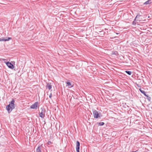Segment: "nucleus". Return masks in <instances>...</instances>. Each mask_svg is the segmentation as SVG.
<instances>
[{
  "instance_id": "nucleus-18",
  "label": "nucleus",
  "mask_w": 152,
  "mask_h": 152,
  "mask_svg": "<svg viewBox=\"0 0 152 152\" xmlns=\"http://www.w3.org/2000/svg\"><path fill=\"white\" fill-rule=\"evenodd\" d=\"M52 143L50 141H49L48 142V145H50V144H51Z\"/></svg>"
},
{
  "instance_id": "nucleus-16",
  "label": "nucleus",
  "mask_w": 152,
  "mask_h": 152,
  "mask_svg": "<svg viewBox=\"0 0 152 152\" xmlns=\"http://www.w3.org/2000/svg\"><path fill=\"white\" fill-rule=\"evenodd\" d=\"M104 123L103 122H99V126H103L104 124Z\"/></svg>"
},
{
  "instance_id": "nucleus-3",
  "label": "nucleus",
  "mask_w": 152,
  "mask_h": 152,
  "mask_svg": "<svg viewBox=\"0 0 152 152\" xmlns=\"http://www.w3.org/2000/svg\"><path fill=\"white\" fill-rule=\"evenodd\" d=\"M92 111L94 118H98L99 117V114L98 112L96 110L94 109H93Z\"/></svg>"
},
{
  "instance_id": "nucleus-13",
  "label": "nucleus",
  "mask_w": 152,
  "mask_h": 152,
  "mask_svg": "<svg viewBox=\"0 0 152 152\" xmlns=\"http://www.w3.org/2000/svg\"><path fill=\"white\" fill-rule=\"evenodd\" d=\"M146 97V99H148V100L149 101H150L151 100V97L147 95H146V96H145Z\"/></svg>"
},
{
  "instance_id": "nucleus-9",
  "label": "nucleus",
  "mask_w": 152,
  "mask_h": 152,
  "mask_svg": "<svg viewBox=\"0 0 152 152\" xmlns=\"http://www.w3.org/2000/svg\"><path fill=\"white\" fill-rule=\"evenodd\" d=\"M141 16V15H137L135 18L134 19V20H137L138 21H140L141 20L140 19V17Z\"/></svg>"
},
{
  "instance_id": "nucleus-17",
  "label": "nucleus",
  "mask_w": 152,
  "mask_h": 152,
  "mask_svg": "<svg viewBox=\"0 0 152 152\" xmlns=\"http://www.w3.org/2000/svg\"><path fill=\"white\" fill-rule=\"evenodd\" d=\"M135 20H134V21L132 23V24L133 25H135L136 24V22L135 21Z\"/></svg>"
},
{
  "instance_id": "nucleus-20",
  "label": "nucleus",
  "mask_w": 152,
  "mask_h": 152,
  "mask_svg": "<svg viewBox=\"0 0 152 152\" xmlns=\"http://www.w3.org/2000/svg\"><path fill=\"white\" fill-rule=\"evenodd\" d=\"M116 34H118V33H116Z\"/></svg>"
},
{
  "instance_id": "nucleus-6",
  "label": "nucleus",
  "mask_w": 152,
  "mask_h": 152,
  "mask_svg": "<svg viewBox=\"0 0 152 152\" xmlns=\"http://www.w3.org/2000/svg\"><path fill=\"white\" fill-rule=\"evenodd\" d=\"M80 143L78 141H77L76 142V149L77 152H80Z\"/></svg>"
},
{
  "instance_id": "nucleus-15",
  "label": "nucleus",
  "mask_w": 152,
  "mask_h": 152,
  "mask_svg": "<svg viewBox=\"0 0 152 152\" xmlns=\"http://www.w3.org/2000/svg\"><path fill=\"white\" fill-rule=\"evenodd\" d=\"M125 72L129 75H131L132 73V72L130 71H126Z\"/></svg>"
},
{
  "instance_id": "nucleus-2",
  "label": "nucleus",
  "mask_w": 152,
  "mask_h": 152,
  "mask_svg": "<svg viewBox=\"0 0 152 152\" xmlns=\"http://www.w3.org/2000/svg\"><path fill=\"white\" fill-rule=\"evenodd\" d=\"M41 112L39 113V116L41 118H43L45 117V110L44 108H41Z\"/></svg>"
},
{
  "instance_id": "nucleus-19",
  "label": "nucleus",
  "mask_w": 152,
  "mask_h": 152,
  "mask_svg": "<svg viewBox=\"0 0 152 152\" xmlns=\"http://www.w3.org/2000/svg\"><path fill=\"white\" fill-rule=\"evenodd\" d=\"M52 97V94L51 93L50 94V95H49V97L50 98H51Z\"/></svg>"
},
{
  "instance_id": "nucleus-11",
  "label": "nucleus",
  "mask_w": 152,
  "mask_h": 152,
  "mask_svg": "<svg viewBox=\"0 0 152 152\" xmlns=\"http://www.w3.org/2000/svg\"><path fill=\"white\" fill-rule=\"evenodd\" d=\"M139 90L145 96H146L147 94H146V93L145 91L142 90L141 88H140L139 89Z\"/></svg>"
},
{
  "instance_id": "nucleus-8",
  "label": "nucleus",
  "mask_w": 152,
  "mask_h": 152,
  "mask_svg": "<svg viewBox=\"0 0 152 152\" xmlns=\"http://www.w3.org/2000/svg\"><path fill=\"white\" fill-rule=\"evenodd\" d=\"M52 88V86L50 84V83H47L46 85V88L49 89V90H50Z\"/></svg>"
},
{
  "instance_id": "nucleus-14",
  "label": "nucleus",
  "mask_w": 152,
  "mask_h": 152,
  "mask_svg": "<svg viewBox=\"0 0 152 152\" xmlns=\"http://www.w3.org/2000/svg\"><path fill=\"white\" fill-rule=\"evenodd\" d=\"M66 84L68 85L69 86H71V84L69 80H68L66 82Z\"/></svg>"
},
{
  "instance_id": "nucleus-1",
  "label": "nucleus",
  "mask_w": 152,
  "mask_h": 152,
  "mask_svg": "<svg viewBox=\"0 0 152 152\" xmlns=\"http://www.w3.org/2000/svg\"><path fill=\"white\" fill-rule=\"evenodd\" d=\"M15 100L12 99L10 103L6 106V109L9 113H10L12 110L15 108L14 106Z\"/></svg>"
},
{
  "instance_id": "nucleus-10",
  "label": "nucleus",
  "mask_w": 152,
  "mask_h": 152,
  "mask_svg": "<svg viewBox=\"0 0 152 152\" xmlns=\"http://www.w3.org/2000/svg\"><path fill=\"white\" fill-rule=\"evenodd\" d=\"M151 1V0H148V1H146L145 3H143V4L147 5V4H151V3L152 2Z\"/></svg>"
},
{
  "instance_id": "nucleus-4",
  "label": "nucleus",
  "mask_w": 152,
  "mask_h": 152,
  "mask_svg": "<svg viewBox=\"0 0 152 152\" xmlns=\"http://www.w3.org/2000/svg\"><path fill=\"white\" fill-rule=\"evenodd\" d=\"M7 66L9 68L11 69H13L14 68L13 65L11 64V63L7 62L6 63Z\"/></svg>"
},
{
  "instance_id": "nucleus-12",
  "label": "nucleus",
  "mask_w": 152,
  "mask_h": 152,
  "mask_svg": "<svg viewBox=\"0 0 152 152\" xmlns=\"http://www.w3.org/2000/svg\"><path fill=\"white\" fill-rule=\"evenodd\" d=\"M36 152H41L40 150V147L39 146H38L36 150Z\"/></svg>"
},
{
  "instance_id": "nucleus-5",
  "label": "nucleus",
  "mask_w": 152,
  "mask_h": 152,
  "mask_svg": "<svg viewBox=\"0 0 152 152\" xmlns=\"http://www.w3.org/2000/svg\"><path fill=\"white\" fill-rule=\"evenodd\" d=\"M38 104V102H35L34 104L31 106V108L32 109H37Z\"/></svg>"
},
{
  "instance_id": "nucleus-7",
  "label": "nucleus",
  "mask_w": 152,
  "mask_h": 152,
  "mask_svg": "<svg viewBox=\"0 0 152 152\" xmlns=\"http://www.w3.org/2000/svg\"><path fill=\"white\" fill-rule=\"evenodd\" d=\"M11 39V37H8L7 39H6L4 38H0V41H9V40Z\"/></svg>"
}]
</instances>
